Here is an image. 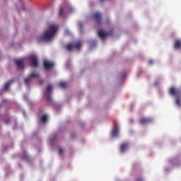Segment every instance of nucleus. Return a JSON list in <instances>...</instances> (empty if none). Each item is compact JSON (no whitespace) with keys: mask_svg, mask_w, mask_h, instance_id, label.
I'll return each mask as SVG.
<instances>
[{"mask_svg":"<svg viewBox=\"0 0 181 181\" xmlns=\"http://www.w3.org/2000/svg\"><path fill=\"white\" fill-rule=\"evenodd\" d=\"M59 30V27L56 25H51L48 29L45 30L43 35L37 38L38 42H49L56 36Z\"/></svg>","mask_w":181,"mask_h":181,"instance_id":"nucleus-1","label":"nucleus"},{"mask_svg":"<svg viewBox=\"0 0 181 181\" xmlns=\"http://www.w3.org/2000/svg\"><path fill=\"white\" fill-rule=\"evenodd\" d=\"M168 93L170 95L177 97L175 104L178 107H181V89L175 86H172L170 88Z\"/></svg>","mask_w":181,"mask_h":181,"instance_id":"nucleus-2","label":"nucleus"},{"mask_svg":"<svg viewBox=\"0 0 181 181\" xmlns=\"http://www.w3.org/2000/svg\"><path fill=\"white\" fill-rule=\"evenodd\" d=\"M28 59L30 60V65L32 67H38L39 66V59H37V56L36 54H33L29 55Z\"/></svg>","mask_w":181,"mask_h":181,"instance_id":"nucleus-3","label":"nucleus"},{"mask_svg":"<svg viewBox=\"0 0 181 181\" xmlns=\"http://www.w3.org/2000/svg\"><path fill=\"white\" fill-rule=\"evenodd\" d=\"M74 49H78V50H80V49H81V41H78L74 43H69L66 45V49L68 52H71V50H74Z\"/></svg>","mask_w":181,"mask_h":181,"instance_id":"nucleus-4","label":"nucleus"},{"mask_svg":"<svg viewBox=\"0 0 181 181\" xmlns=\"http://www.w3.org/2000/svg\"><path fill=\"white\" fill-rule=\"evenodd\" d=\"M52 91H53V86L52 84H49L47 86L46 91L44 93L48 101H50V100H52Z\"/></svg>","mask_w":181,"mask_h":181,"instance_id":"nucleus-5","label":"nucleus"},{"mask_svg":"<svg viewBox=\"0 0 181 181\" xmlns=\"http://www.w3.org/2000/svg\"><path fill=\"white\" fill-rule=\"evenodd\" d=\"M39 77V74L37 72H33L29 77L26 78L24 80V83L26 86V87H29V84L30 83V81H32V78H38Z\"/></svg>","mask_w":181,"mask_h":181,"instance_id":"nucleus-6","label":"nucleus"},{"mask_svg":"<svg viewBox=\"0 0 181 181\" xmlns=\"http://www.w3.org/2000/svg\"><path fill=\"white\" fill-rule=\"evenodd\" d=\"M14 62L18 70H23V59H16Z\"/></svg>","mask_w":181,"mask_h":181,"instance_id":"nucleus-7","label":"nucleus"},{"mask_svg":"<svg viewBox=\"0 0 181 181\" xmlns=\"http://www.w3.org/2000/svg\"><path fill=\"white\" fill-rule=\"evenodd\" d=\"M93 18L95 21L97 25H101V21L103 20L101 13L96 12L93 13Z\"/></svg>","mask_w":181,"mask_h":181,"instance_id":"nucleus-8","label":"nucleus"},{"mask_svg":"<svg viewBox=\"0 0 181 181\" xmlns=\"http://www.w3.org/2000/svg\"><path fill=\"white\" fill-rule=\"evenodd\" d=\"M43 66L46 70H50V69H53V67H54V64L47 60H45L43 62Z\"/></svg>","mask_w":181,"mask_h":181,"instance_id":"nucleus-9","label":"nucleus"},{"mask_svg":"<svg viewBox=\"0 0 181 181\" xmlns=\"http://www.w3.org/2000/svg\"><path fill=\"white\" fill-rule=\"evenodd\" d=\"M98 35L99 37L102 39V40H105V37H107V36H110V33H107L104 30H99L98 32Z\"/></svg>","mask_w":181,"mask_h":181,"instance_id":"nucleus-10","label":"nucleus"},{"mask_svg":"<svg viewBox=\"0 0 181 181\" xmlns=\"http://www.w3.org/2000/svg\"><path fill=\"white\" fill-rule=\"evenodd\" d=\"M129 146V144H128L127 142H124L120 145V152H122V153H124V151H127V148H128V146Z\"/></svg>","mask_w":181,"mask_h":181,"instance_id":"nucleus-11","label":"nucleus"},{"mask_svg":"<svg viewBox=\"0 0 181 181\" xmlns=\"http://www.w3.org/2000/svg\"><path fill=\"white\" fill-rule=\"evenodd\" d=\"M149 122H152V119L151 118H141L140 119V124L142 125H145L146 124H149Z\"/></svg>","mask_w":181,"mask_h":181,"instance_id":"nucleus-12","label":"nucleus"},{"mask_svg":"<svg viewBox=\"0 0 181 181\" xmlns=\"http://www.w3.org/2000/svg\"><path fill=\"white\" fill-rule=\"evenodd\" d=\"M174 49H181V40H177L175 41Z\"/></svg>","mask_w":181,"mask_h":181,"instance_id":"nucleus-13","label":"nucleus"},{"mask_svg":"<svg viewBox=\"0 0 181 181\" xmlns=\"http://www.w3.org/2000/svg\"><path fill=\"white\" fill-rule=\"evenodd\" d=\"M12 83H13V81L11 80L4 84V90L6 91H8V90H9V87H11V84H12Z\"/></svg>","mask_w":181,"mask_h":181,"instance_id":"nucleus-14","label":"nucleus"},{"mask_svg":"<svg viewBox=\"0 0 181 181\" xmlns=\"http://www.w3.org/2000/svg\"><path fill=\"white\" fill-rule=\"evenodd\" d=\"M118 132H119V128L115 127V129L112 132V136H118Z\"/></svg>","mask_w":181,"mask_h":181,"instance_id":"nucleus-15","label":"nucleus"},{"mask_svg":"<svg viewBox=\"0 0 181 181\" xmlns=\"http://www.w3.org/2000/svg\"><path fill=\"white\" fill-rule=\"evenodd\" d=\"M41 121L43 124H46L47 122V115H44L41 117Z\"/></svg>","mask_w":181,"mask_h":181,"instance_id":"nucleus-16","label":"nucleus"},{"mask_svg":"<svg viewBox=\"0 0 181 181\" xmlns=\"http://www.w3.org/2000/svg\"><path fill=\"white\" fill-rule=\"evenodd\" d=\"M59 87H61V88H66V87H67V83L62 81L59 83Z\"/></svg>","mask_w":181,"mask_h":181,"instance_id":"nucleus-17","label":"nucleus"},{"mask_svg":"<svg viewBox=\"0 0 181 181\" xmlns=\"http://www.w3.org/2000/svg\"><path fill=\"white\" fill-rule=\"evenodd\" d=\"M63 13H64V11L63 10V7H60L59 8V16H63Z\"/></svg>","mask_w":181,"mask_h":181,"instance_id":"nucleus-18","label":"nucleus"},{"mask_svg":"<svg viewBox=\"0 0 181 181\" xmlns=\"http://www.w3.org/2000/svg\"><path fill=\"white\" fill-rule=\"evenodd\" d=\"M59 155H63L64 153V148H59Z\"/></svg>","mask_w":181,"mask_h":181,"instance_id":"nucleus-19","label":"nucleus"},{"mask_svg":"<svg viewBox=\"0 0 181 181\" xmlns=\"http://www.w3.org/2000/svg\"><path fill=\"white\" fill-rule=\"evenodd\" d=\"M44 83H45V81L42 80V81H40L39 84H40V86H42V84Z\"/></svg>","mask_w":181,"mask_h":181,"instance_id":"nucleus-20","label":"nucleus"},{"mask_svg":"<svg viewBox=\"0 0 181 181\" xmlns=\"http://www.w3.org/2000/svg\"><path fill=\"white\" fill-rule=\"evenodd\" d=\"M149 64H153V61L152 59H151V60L149 61Z\"/></svg>","mask_w":181,"mask_h":181,"instance_id":"nucleus-21","label":"nucleus"},{"mask_svg":"<svg viewBox=\"0 0 181 181\" xmlns=\"http://www.w3.org/2000/svg\"><path fill=\"white\" fill-rule=\"evenodd\" d=\"M25 158H26V153H24L23 159H25Z\"/></svg>","mask_w":181,"mask_h":181,"instance_id":"nucleus-22","label":"nucleus"},{"mask_svg":"<svg viewBox=\"0 0 181 181\" xmlns=\"http://www.w3.org/2000/svg\"><path fill=\"white\" fill-rule=\"evenodd\" d=\"M137 181H142V178H138Z\"/></svg>","mask_w":181,"mask_h":181,"instance_id":"nucleus-23","label":"nucleus"},{"mask_svg":"<svg viewBox=\"0 0 181 181\" xmlns=\"http://www.w3.org/2000/svg\"><path fill=\"white\" fill-rule=\"evenodd\" d=\"M28 2L31 1V0H25V4H26V2H28Z\"/></svg>","mask_w":181,"mask_h":181,"instance_id":"nucleus-24","label":"nucleus"},{"mask_svg":"<svg viewBox=\"0 0 181 181\" xmlns=\"http://www.w3.org/2000/svg\"><path fill=\"white\" fill-rule=\"evenodd\" d=\"M155 86H158V82H156V83H155Z\"/></svg>","mask_w":181,"mask_h":181,"instance_id":"nucleus-25","label":"nucleus"},{"mask_svg":"<svg viewBox=\"0 0 181 181\" xmlns=\"http://www.w3.org/2000/svg\"><path fill=\"white\" fill-rule=\"evenodd\" d=\"M23 11H26V8H25V7H24V8H23Z\"/></svg>","mask_w":181,"mask_h":181,"instance_id":"nucleus-26","label":"nucleus"},{"mask_svg":"<svg viewBox=\"0 0 181 181\" xmlns=\"http://www.w3.org/2000/svg\"><path fill=\"white\" fill-rule=\"evenodd\" d=\"M40 112H41V113L43 112V110L40 111Z\"/></svg>","mask_w":181,"mask_h":181,"instance_id":"nucleus-27","label":"nucleus"}]
</instances>
